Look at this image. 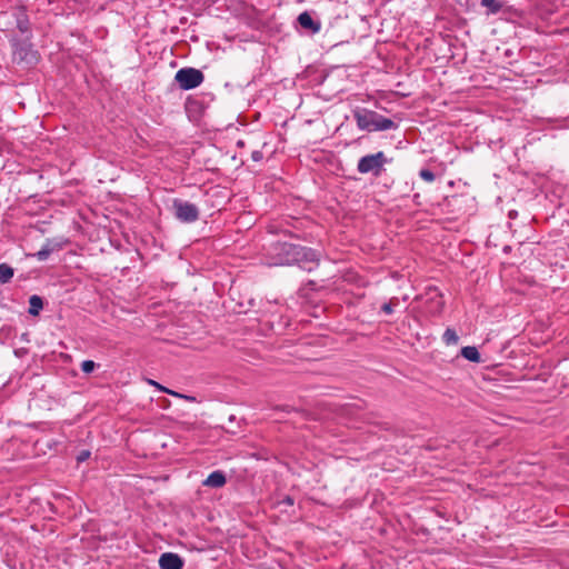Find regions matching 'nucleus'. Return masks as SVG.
Wrapping results in <instances>:
<instances>
[{
  "instance_id": "nucleus-1",
  "label": "nucleus",
  "mask_w": 569,
  "mask_h": 569,
  "mask_svg": "<svg viewBox=\"0 0 569 569\" xmlns=\"http://www.w3.org/2000/svg\"><path fill=\"white\" fill-rule=\"evenodd\" d=\"M355 119L359 129L369 132L387 130L391 127V119L383 118L375 111H358L355 113Z\"/></svg>"
},
{
  "instance_id": "nucleus-2",
  "label": "nucleus",
  "mask_w": 569,
  "mask_h": 569,
  "mask_svg": "<svg viewBox=\"0 0 569 569\" xmlns=\"http://www.w3.org/2000/svg\"><path fill=\"white\" fill-rule=\"evenodd\" d=\"M387 163V156L382 151H379L361 157L358 161L357 170L362 174L370 173L373 177H379L383 171H386Z\"/></svg>"
},
{
  "instance_id": "nucleus-3",
  "label": "nucleus",
  "mask_w": 569,
  "mask_h": 569,
  "mask_svg": "<svg viewBox=\"0 0 569 569\" xmlns=\"http://www.w3.org/2000/svg\"><path fill=\"white\" fill-rule=\"evenodd\" d=\"M289 247H296V244L280 241L272 243L268 249L267 264H293L295 250L289 249Z\"/></svg>"
},
{
  "instance_id": "nucleus-4",
  "label": "nucleus",
  "mask_w": 569,
  "mask_h": 569,
  "mask_svg": "<svg viewBox=\"0 0 569 569\" xmlns=\"http://www.w3.org/2000/svg\"><path fill=\"white\" fill-rule=\"evenodd\" d=\"M419 307L428 315H439L445 306L440 290L436 287H428L418 298Z\"/></svg>"
},
{
  "instance_id": "nucleus-5",
  "label": "nucleus",
  "mask_w": 569,
  "mask_h": 569,
  "mask_svg": "<svg viewBox=\"0 0 569 569\" xmlns=\"http://www.w3.org/2000/svg\"><path fill=\"white\" fill-rule=\"evenodd\" d=\"M289 249L295 250L293 264L296 263L307 271H311L318 266L319 259L316 250L298 244L289 247Z\"/></svg>"
},
{
  "instance_id": "nucleus-6",
  "label": "nucleus",
  "mask_w": 569,
  "mask_h": 569,
  "mask_svg": "<svg viewBox=\"0 0 569 569\" xmlns=\"http://www.w3.org/2000/svg\"><path fill=\"white\" fill-rule=\"evenodd\" d=\"M176 81L183 90H191L199 87L203 82V73L194 68H182L177 71Z\"/></svg>"
},
{
  "instance_id": "nucleus-7",
  "label": "nucleus",
  "mask_w": 569,
  "mask_h": 569,
  "mask_svg": "<svg viewBox=\"0 0 569 569\" xmlns=\"http://www.w3.org/2000/svg\"><path fill=\"white\" fill-rule=\"evenodd\" d=\"M173 207L177 219L182 222L191 223L197 221L199 218V209L191 202L174 200Z\"/></svg>"
},
{
  "instance_id": "nucleus-8",
  "label": "nucleus",
  "mask_w": 569,
  "mask_h": 569,
  "mask_svg": "<svg viewBox=\"0 0 569 569\" xmlns=\"http://www.w3.org/2000/svg\"><path fill=\"white\" fill-rule=\"evenodd\" d=\"M13 57L19 61H24L27 63H32L37 61V52L32 49L31 44L28 42H13Z\"/></svg>"
},
{
  "instance_id": "nucleus-9",
  "label": "nucleus",
  "mask_w": 569,
  "mask_h": 569,
  "mask_svg": "<svg viewBox=\"0 0 569 569\" xmlns=\"http://www.w3.org/2000/svg\"><path fill=\"white\" fill-rule=\"evenodd\" d=\"M160 569H182L183 560L174 552H164L159 558Z\"/></svg>"
},
{
  "instance_id": "nucleus-10",
  "label": "nucleus",
  "mask_w": 569,
  "mask_h": 569,
  "mask_svg": "<svg viewBox=\"0 0 569 569\" xmlns=\"http://www.w3.org/2000/svg\"><path fill=\"white\" fill-rule=\"evenodd\" d=\"M227 483V477L223 471L214 470L212 471L203 481L202 486L219 489L222 488Z\"/></svg>"
},
{
  "instance_id": "nucleus-11",
  "label": "nucleus",
  "mask_w": 569,
  "mask_h": 569,
  "mask_svg": "<svg viewBox=\"0 0 569 569\" xmlns=\"http://www.w3.org/2000/svg\"><path fill=\"white\" fill-rule=\"evenodd\" d=\"M298 22L301 28L311 31L312 33H317L320 31L321 24L318 21H315L311 14L307 11L301 12L298 16Z\"/></svg>"
},
{
  "instance_id": "nucleus-12",
  "label": "nucleus",
  "mask_w": 569,
  "mask_h": 569,
  "mask_svg": "<svg viewBox=\"0 0 569 569\" xmlns=\"http://www.w3.org/2000/svg\"><path fill=\"white\" fill-rule=\"evenodd\" d=\"M43 308V301L40 296L33 295L29 298V310L31 316H38Z\"/></svg>"
},
{
  "instance_id": "nucleus-13",
  "label": "nucleus",
  "mask_w": 569,
  "mask_h": 569,
  "mask_svg": "<svg viewBox=\"0 0 569 569\" xmlns=\"http://www.w3.org/2000/svg\"><path fill=\"white\" fill-rule=\"evenodd\" d=\"M480 3L487 9V16L496 14L502 9V2L500 0H481Z\"/></svg>"
},
{
  "instance_id": "nucleus-14",
  "label": "nucleus",
  "mask_w": 569,
  "mask_h": 569,
  "mask_svg": "<svg viewBox=\"0 0 569 569\" xmlns=\"http://www.w3.org/2000/svg\"><path fill=\"white\" fill-rule=\"evenodd\" d=\"M461 356L471 362H480V353L476 347H463L461 349Z\"/></svg>"
},
{
  "instance_id": "nucleus-15",
  "label": "nucleus",
  "mask_w": 569,
  "mask_h": 569,
  "mask_svg": "<svg viewBox=\"0 0 569 569\" xmlns=\"http://www.w3.org/2000/svg\"><path fill=\"white\" fill-rule=\"evenodd\" d=\"M14 274V270L7 263L0 264V283L9 282Z\"/></svg>"
},
{
  "instance_id": "nucleus-16",
  "label": "nucleus",
  "mask_w": 569,
  "mask_h": 569,
  "mask_svg": "<svg viewBox=\"0 0 569 569\" xmlns=\"http://www.w3.org/2000/svg\"><path fill=\"white\" fill-rule=\"evenodd\" d=\"M442 340L447 346H452L458 343L459 337L453 329L447 328L443 332Z\"/></svg>"
},
{
  "instance_id": "nucleus-17",
  "label": "nucleus",
  "mask_w": 569,
  "mask_h": 569,
  "mask_svg": "<svg viewBox=\"0 0 569 569\" xmlns=\"http://www.w3.org/2000/svg\"><path fill=\"white\" fill-rule=\"evenodd\" d=\"M53 251V248L50 244H44L37 253V258L40 261L47 260L51 252Z\"/></svg>"
},
{
  "instance_id": "nucleus-18",
  "label": "nucleus",
  "mask_w": 569,
  "mask_h": 569,
  "mask_svg": "<svg viewBox=\"0 0 569 569\" xmlns=\"http://www.w3.org/2000/svg\"><path fill=\"white\" fill-rule=\"evenodd\" d=\"M419 176L422 180L427 182H433L436 179L435 173L429 169H421Z\"/></svg>"
},
{
  "instance_id": "nucleus-19",
  "label": "nucleus",
  "mask_w": 569,
  "mask_h": 569,
  "mask_svg": "<svg viewBox=\"0 0 569 569\" xmlns=\"http://www.w3.org/2000/svg\"><path fill=\"white\" fill-rule=\"evenodd\" d=\"M96 363L92 360H84L81 362V370L84 373H90L94 370Z\"/></svg>"
},
{
  "instance_id": "nucleus-20",
  "label": "nucleus",
  "mask_w": 569,
  "mask_h": 569,
  "mask_svg": "<svg viewBox=\"0 0 569 569\" xmlns=\"http://www.w3.org/2000/svg\"><path fill=\"white\" fill-rule=\"evenodd\" d=\"M393 280L401 281L400 289L403 288L406 290H411L410 281L405 278V276L397 277V274L393 272L392 274Z\"/></svg>"
},
{
  "instance_id": "nucleus-21",
  "label": "nucleus",
  "mask_w": 569,
  "mask_h": 569,
  "mask_svg": "<svg viewBox=\"0 0 569 569\" xmlns=\"http://www.w3.org/2000/svg\"><path fill=\"white\" fill-rule=\"evenodd\" d=\"M17 27L18 29L22 32V33H26L28 32L29 30V23H28V20L26 18H19L17 20Z\"/></svg>"
},
{
  "instance_id": "nucleus-22",
  "label": "nucleus",
  "mask_w": 569,
  "mask_h": 569,
  "mask_svg": "<svg viewBox=\"0 0 569 569\" xmlns=\"http://www.w3.org/2000/svg\"><path fill=\"white\" fill-rule=\"evenodd\" d=\"M147 381H148L149 385L154 386L157 389H159L162 392H166V393H169V395H171V392H172V390H169L168 388L161 386L160 383H158L157 381H154L152 379H148Z\"/></svg>"
},
{
  "instance_id": "nucleus-23",
  "label": "nucleus",
  "mask_w": 569,
  "mask_h": 569,
  "mask_svg": "<svg viewBox=\"0 0 569 569\" xmlns=\"http://www.w3.org/2000/svg\"><path fill=\"white\" fill-rule=\"evenodd\" d=\"M171 396L177 397V398H182V399H184L187 401H191V402L196 401V398L193 396L182 395V393H179L177 391H172Z\"/></svg>"
},
{
  "instance_id": "nucleus-24",
  "label": "nucleus",
  "mask_w": 569,
  "mask_h": 569,
  "mask_svg": "<svg viewBox=\"0 0 569 569\" xmlns=\"http://www.w3.org/2000/svg\"><path fill=\"white\" fill-rule=\"evenodd\" d=\"M263 158V154L260 150H254L252 153H251V159L256 162L258 161H261Z\"/></svg>"
},
{
  "instance_id": "nucleus-25",
  "label": "nucleus",
  "mask_w": 569,
  "mask_h": 569,
  "mask_svg": "<svg viewBox=\"0 0 569 569\" xmlns=\"http://www.w3.org/2000/svg\"><path fill=\"white\" fill-rule=\"evenodd\" d=\"M395 299H401L402 301H407L408 299H410V293L407 291L400 292L399 296L393 297V300Z\"/></svg>"
},
{
  "instance_id": "nucleus-26",
  "label": "nucleus",
  "mask_w": 569,
  "mask_h": 569,
  "mask_svg": "<svg viewBox=\"0 0 569 569\" xmlns=\"http://www.w3.org/2000/svg\"><path fill=\"white\" fill-rule=\"evenodd\" d=\"M90 456V452L89 451H82L79 456H78V461H84L86 459H88Z\"/></svg>"
},
{
  "instance_id": "nucleus-27",
  "label": "nucleus",
  "mask_w": 569,
  "mask_h": 569,
  "mask_svg": "<svg viewBox=\"0 0 569 569\" xmlns=\"http://www.w3.org/2000/svg\"><path fill=\"white\" fill-rule=\"evenodd\" d=\"M382 309L383 311H386L387 313H391V301L390 302H387L382 306Z\"/></svg>"
}]
</instances>
